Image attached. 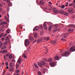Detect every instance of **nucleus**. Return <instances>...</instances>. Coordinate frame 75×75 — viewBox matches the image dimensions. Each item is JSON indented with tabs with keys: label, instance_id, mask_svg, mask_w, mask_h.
<instances>
[{
	"label": "nucleus",
	"instance_id": "f257e3e1",
	"mask_svg": "<svg viewBox=\"0 0 75 75\" xmlns=\"http://www.w3.org/2000/svg\"><path fill=\"white\" fill-rule=\"evenodd\" d=\"M46 64L45 62L42 61H41L40 62H38V65L40 67H42L43 65H45Z\"/></svg>",
	"mask_w": 75,
	"mask_h": 75
},
{
	"label": "nucleus",
	"instance_id": "f03ea898",
	"mask_svg": "<svg viewBox=\"0 0 75 75\" xmlns=\"http://www.w3.org/2000/svg\"><path fill=\"white\" fill-rule=\"evenodd\" d=\"M53 12L55 14H58L59 13V11L56 8H54L53 9Z\"/></svg>",
	"mask_w": 75,
	"mask_h": 75
},
{
	"label": "nucleus",
	"instance_id": "7ed1b4c3",
	"mask_svg": "<svg viewBox=\"0 0 75 75\" xmlns=\"http://www.w3.org/2000/svg\"><path fill=\"white\" fill-rule=\"evenodd\" d=\"M30 44V41L28 40H26L25 41V46H28Z\"/></svg>",
	"mask_w": 75,
	"mask_h": 75
},
{
	"label": "nucleus",
	"instance_id": "20e7f679",
	"mask_svg": "<svg viewBox=\"0 0 75 75\" xmlns=\"http://www.w3.org/2000/svg\"><path fill=\"white\" fill-rule=\"evenodd\" d=\"M70 52H74L75 51V46H73L70 48L69 50Z\"/></svg>",
	"mask_w": 75,
	"mask_h": 75
},
{
	"label": "nucleus",
	"instance_id": "39448f33",
	"mask_svg": "<svg viewBox=\"0 0 75 75\" xmlns=\"http://www.w3.org/2000/svg\"><path fill=\"white\" fill-rule=\"evenodd\" d=\"M68 12L70 14H72L73 13V8H70L68 9Z\"/></svg>",
	"mask_w": 75,
	"mask_h": 75
},
{
	"label": "nucleus",
	"instance_id": "423d86ee",
	"mask_svg": "<svg viewBox=\"0 0 75 75\" xmlns=\"http://www.w3.org/2000/svg\"><path fill=\"white\" fill-rule=\"evenodd\" d=\"M69 52L66 51L65 52L62 54V56L63 57H67V56L69 55Z\"/></svg>",
	"mask_w": 75,
	"mask_h": 75
},
{
	"label": "nucleus",
	"instance_id": "0eeeda50",
	"mask_svg": "<svg viewBox=\"0 0 75 75\" xmlns=\"http://www.w3.org/2000/svg\"><path fill=\"white\" fill-rule=\"evenodd\" d=\"M68 35V34L67 33L65 34V33H63L62 34V35L63 36L62 37V38H67V37L65 35Z\"/></svg>",
	"mask_w": 75,
	"mask_h": 75
},
{
	"label": "nucleus",
	"instance_id": "6e6552de",
	"mask_svg": "<svg viewBox=\"0 0 75 75\" xmlns=\"http://www.w3.org/2000/svg\"><path fill=\"white\" fill-rule=\"evenodd\" d=\"M43 27H44V28L45 30H47L48 29V28H47V25L46 23L45 22L43 23Z\"/></svg>",
	"mask_w": 75,
	"mask_h": 75
},
{
	"label": "nucleus",
	"instance_id": "1a4fd4ad",
	"mask_svg": "<svg viewBox=\"0 0 75 75\" xmlns=\"http://www.w3.org/2000/svg\"><path fill=\"white\" fill-rule=\"evenodd\" d=\"M40 28L38 26H36L33 29V31H38Z\"/></svg>",
	"mask_w": 75,
	"mask_h": 75
},
{
	"label": "nucleus",
	"instance_id": "9d476101",
	"mask_svg": "<svg viewBox=\"0 0 75 75\" xmlns=\"http://www.w3.org/2000/svg\"><path fill=\"white\" fill-rule=\"evenodd\" d=\"M50 43L51 44H52V45H55V44H57V41L55 40H53L52 41L50 42Z\"/></svg>",
	"mask_w": 75,
	"mask_h": 75
},
{
	"label": "nucleus",
	"instance_id": "9b49d317",
	"mask_svg": "<svg viewBox=\"0 0 75 75\" xmlns=\"http://www.w3.org/2000/svg\"><path fill=\"white\" fill-rule=\"evenodd\" d=\"M60 30V28H55L54 30H53V31L54 32H56V31H58Z\"/></svg>",
	"mask_w": 75,
	"mask_h": 75
},
{
	"label": "nucleus",
	"instance_id": "f8f14e48",
	"mask_svg": "<svg viewBox=\"0 0 75 75\" xmlns=\"http://www.w3.org/2000/svg\"><path fill=\"white\" fill-rule=\"evenodd\" d=\"M50 65L51 67H52L55 66V65H54V63L52 62L50 63Z\"/></svg>",
	"mask_w": 75,
	"mask_h": 75
},
{
	"label": "nucleus",
	"instance_id": "ddd939ff",
	"mask_svg": "<svg viewBox=\"0 0 75 75\" xmlns=\"http://www.w3.org/2000/svg\"><path fill=\"white\" fill-rule=\"evenodd\" d=\"M23 61V60L21 59V58H20V57H19V59L18 60V63H19V64H20V62L21 61Z\"/></svg>",
	"mask_w": 75,
	"mask_h": 75
},
{
	"label": "nucleus",
	"instance_id": "4468645a",
	"mask_svg": "<svg viewBox=\"0 0 75 75\" xmlns=\"http://www.w3.org/2000/svg\"><path fill=\"white\" fill-rule=\"evenodd\" d=\"M5 40L6 41H8L9 42V41H10V38H9L8 36H7Z\"/></svg>",
	"mask_w": 75,
	"mask_h": 75
},
{
	"label": "nucleus",
	"instance_id": "2eb2a0df",
	"mask_svg": "<svg viewBox=\"0 0 75 75\" xmlns=\"http://www.w3.org/2000/svg\"><path fill=\"white\" fill-rule=\"evenodd\" d=\"M7 22L5 21H4V22L1 23L0 25H4L5 24H6Z\"/></svg>",
	"mask_w": 75,
	"mask_h": 75
},
{
	"label": "nucleus",
	"instance_id": "dca6fc26",
	"mask_svg": "<svg viewBox=\"0 0 75 75\" xmlns=\"http://www.w3.org/2000/svg\"><path fill=\"white\" fill-rule=\"evenodd\" d=\"M44 2L43 1H40L39 4L40 5H41V6H42V5H44Z\"/></svg>",
	"mask_w": 75,
	"mask_h": 75
},
{
	"label": "nucleus",
	"instance_id": "f3484780",
	"mask_svg": "<svg viewBox=\"0 0 75 75\" xmlns=\"http://www.w3.org/2000/svg\"><path fill=\"white\" fill-rule=\"evenodd\" d=\"M42 39H39L37 41V43H39L40 42H42Z\"/></svg>",
	"mask_w": 75,
	"mask_h": 75
},
{
	"label": "nucleus",
	"instance_id": "a211bd4d",
	"mask_svg": "<svg viewBox=\"0 0 75 75\" xmlns=\"http://www.w3.org/2000/svg\"><path fill=\"white\" fill-rule=\"evenodd\" d=\"M9 71L10 72H13V71H14V70L13 68H11L9 69Z\"/></svg>",
	"mask_w": 75,
	"mask_h": 75
},
{
	"label": "nucleus",
	"instance_id": "6ab92c4d",
	"mask_svg": "<svg viewBox=\"0 0 75 75\" xmlns=\"http://www.w3.org/2000/svg\"><path fill=\"white\" fill-rule=\"evenodd\" d=\"M14 64L12 63H10V67H14Z\"/></svg>",
	"mask_w": 75,
	"mask_h": 75
},
{
	"label": "nucleus",
	"instance_id": "aec40b11",
	"mask_svg": "<svg viewBox=\"0 0 75 75\" xmlns=\"http://www.w3.org/2000/svg\"><path fill=\"white\" fill-rule=\"evenodd\" d=\"M63 15H64V16H68V13L67 12H64L63 13Z\"/></svg>",
	"mask_w": 75,
	"mask_h": 75
},
{
	"label": "nucleus",
	"instance_id": "412c9836",
	"mask_svg": "<svg viewBox=\"0 0 75 75\" xmlns=\"http://www.w3.org/2000/svg\"><path fill=\"white\" fill-rule=\"evenodd\" d=\"M5 19L7 21H8L9 20L7 16H5Z\"/></svg>",
	"mask_w": 75,
	"mask_h": 75
},
{
	"label": "nucleus",
	"instance_id": "4be33fe9",
	"mask_svg": "<svg viewBox=\"0 0 75 75\" xmlns=\"http://www.w3.org/2000/svg\"><path fill=\"white\" fill-rule=\"evenodd\" d=\"M7 52V51L6 50H4L2 51V53L3 54H4V53H6V52Z\"/></svg>",
	"mask_w": 75,
	"mask_h": 75
},
{
	"label": "nucleus",
	"instance_id": "5701e85b",
	"mask_svg": "<svg viewBox=\"0 0 75 75\" xmlns=\"http://www.w3.org/2000/svg\"><path fill=\"white\" fill-rule=\"evenodd\" d=\"M6 33H7V34H9V33H10V29H7L6 30Z\"/></svg>",
	"mask_w": 75,
	"mask_h": 75
},
{
	"label": "nucleus",
	"instance_id": "b1692460",
	"mask_svg": "<svg viewBox=\"0 0 75 75\" xmlns=\"http://www.w3.org/2000/svg\"><path fill=\"white\" fill-rule=\"evenodd\" d=\"M8 43H9V42H8V41H7V42H5L4 43V45H7V44H8Z\"/></svg>",
	"mask_w": 75,
	"mask_h": 75
},
{
	"label": "nucleus",
	"instance_id": "393cba45",
	"mask_svg": "<svg viewBox=\"0 0 75 75\" xmlns=\"http://www.w3.org/2000/svg\"><path fill=\"white\" fill-rule=\"evenodd\" d=\"M29 39L30 41H32L33 40V38L32 37H30L29 38Z\"/></svg>",
	"mask_w": 75,
	"mask_h": 75
},
{
	"label": "nucleus",
	"instance_id": "a878e982",
	"mask_svg": "<svg viewBox=\"0 0 75 75\" xmlns=\"http://www.w3.org/2000/svg\"><path fill=\"white\" fill-rule=\"evenodd\" d=\"M23 57H24V58H27V56L25 55V53L23 54Z\"/></svg>",
	"mask_w": 75,
	"mask_h": 75
},
{
	"label": "nucleus",
	"instance_id": "bb28decb",
	"mask_svg": "<svg viewBox=\"0 0 75 75\" xmlns=\"http://www.w3.org/2000/svg\"><path fill=\"white\" fill-rule=\"evenodd\" d=\"M52 28V25H50L49 28V31H50L51 30V28Z\"/></svg>",
	"mask_w": 75,
	"mask_h": 75
},
{
	"label": "nucleus",
	"instance_id": "cd10ccee",
	"mask_svg": "<svg viewBox=\"0 0 75 75\" xmlns=\"http://www.w3.org/2000/svg\"><path fill=\"white\" fill-rule=\"evenodd\" d=\"M75 25L70 24L69 25V27H75Z\"/></svg>",
	"mask_w": 75,
	"mask_h": 75
},
{
	"label": "nucleus",
	"instance_id": "c85d7f7f",
	"mask_svg": "<svg viewBox=\"0 0 75 75\" xmlns=\"http://www.w3.org/2000/svg\"><path fill=\"white\" fill-rule=\"evenodd\" d=\"M34 37L35 38H37V34L35 33L34 34Z\"/></svg>",
	"mask_w": 75,
	"mask_h": 75
},
{
	"label": "nucleus",
	"instance_id": "c756f323",
	"mask_svg": "<svg viewBox=\"0 0 75 75\" xmlns=\"http://www.w3.org/2000/svg\"><path fill=\"white\" fill-rule=\"evenodd\" d=\"M59 7H60V8H65V6L64 5H62L61 6H59Z\"/></svg>",
	"mask_w": 75,
	"mask_h": 75
},
{
	"label": "nucleus",
	"instance_id": "7c9ffc66",
	"mask_svg": "<svg viewBox=\"0 0 75 75\" xmlns=\"http://www.w3.org/2000/svg\"><path fill=\"white\" fill-rule=\"evenodd\" d=\"M16 68H19V64L16 63Z\"/></svg>",
	"mask_w": 75,
	"mask_h": 75
},
{
	"label": "nucleus",
	"instance_id": "2f4dec72",
	"mask_svg": "<svg viewBox=\"0 0 75 75\" xmlns=\"http://www.w3.org/2000/svg\"><path fill=\"white\" fill-rule=\"evenodd\" d=\"M68 31H69V33H71V32H72V31H74V30H73V29H69L68 30Z\"/></svg>",
	"mask_w": 75,
	"mask_h": 75
},
{
	"label": "nucleus",
	"instance_id": "473e14b6",
	"mask_svg": "<svg viewBox=\"0 0 75 75\" xmlns=\"http://www.w3.org/2000/svg\"><path fill=\"white\" fill-rule=\"evenodd\" d=\"M55 59L56 60H58L59 59V57L58 56H56L55 57Z\"/></svg>",
	"mask_w": 75,
	"mask_h": 75
},
{
	"label": "nucleus",
	"instance_id": "72a5a7b5",
	"mask_svg": "<svg viewBox=\"0 0 75 75\" xmlns=\"http://www.w3.org/2000/svg\"><path fill=\"white\" fill-rule=\"evenodd\" d=\"M64 12L62 11H61L59 12V13H60V14H64Z\"/></svg>",
	"mask_w": 75,
	"mask_h": 75
},
{
	"label": "nucleus",
	"instance_id": "f704fd0d",
	"mask_svg": "<svg viewBox=\"0 0 75 75\" xmlns=\"http://www.w3.org/2000/svg\"><path fill=\"white\" fill-rule=\"evenodd\" d=\"M8 5L9 6H11L12 5V4H11V3L10 2H9V3H8Z\"/></svg>",
	"mask_w": 75,
	"mask_h": 75
},
{
	"label": "nucleus",
	"instance_id": "c9c22d12",
	"mask_svg": "<svg viewBox=\"0 0 75 75\" xmlns=\"http://www.w3.org/2000/svg\"><path fill=\"white\" fill-rule=\"evenodd\" d=\"M12 54H11L9 56V59H11V58H12Z\"/></svg>",
	"mask_w": 75,
	"mask_h": 75
},
{
	"label": "nucleus",
	"instance_id": "e433bc0d",
	"mask_svg": "<svg viewBox=\"0 0 75 75\" xmlns=\"http://www.w3.org/2000/svg\"><path fill=\"white\" fill-rule=\"evenodd\" d=\"M52 60V59L51 58H50L48 59V62H51Z\"/></svg>",
	"mask_w": 75,
	"mask_h": 75
},
{
	"label": "nucleus",
	"instance_id": "4c0bfd02",
	"mask_svg": "<svg viewBox=\"0 0 75 75\" xmlns=\"http://www.w3.org/2000/svg\"><path fill=\"white\" fill-rule=\"evenodd\" d=\"M3 11V8L0 7V12H1L2 11Z\"/></svg>",
	"mask_w": 75,
	"mask_h": 75
},
{
	"label": "nucleus",
	"instance_id": "58836bf2",
	"mask_svg": "<svg viewBox=\"0 0 75 75\" xmlns=\"http://www.w3.org/2000/svg\"><path fill=\"white\" fill-rule=\"evenodd\" d=\"M3 35H4V33H2L0 35V38L2 37L3 36Z\"/></svg>",
	"mask_w": 75,
	"mask_h": 75
},
{
	"label": "nucleus",
	"instance_id": "ea45409f",
	"mask_svg": "<svg viewBox=\"0 0 75 75\" xmlns=\"http://www.w3.org/2000/svg\"><path fill=\"white\" fill-rule=\"evenodd\" d=\"M6 46H4V47H2L1 49L4 50V49H6Z\"/></svg>",
	"mask_w": 75,
	"mask_h": 75
},
{
	"label": "nucleus",
	"instance_id": "a19ab883",
	"mask_svg": "<svg viewBox=\"0 0 75 75\" xmlns=\"http://www.w3.org/2000/svg\"><path fill=\"white\" fill-rule=\"evenodd\" d=\"M61 40H62V41H66V40L65 39L63 38H61Z\"/></svg>",
	"mask_w": 75,
	"mask_h": 75
},
{
	"label": "nucleus",
	"instance_id": "79ce46f5",
	"mask_svg": "<svg viewBox=\"0 0 75 75\" xmlns=\"http://www.w3.org/2000/svg\"><path fill=\"white\" fill-rule=\"evenodd\" d=\"M34 65L35 66V67L37 68H38V65H37L36 64H35Z\"/></svg>",
	"mask_w": 75,
	"mask_h": 75
},
{
	"label": "nucleus",
	"instance_id": "37998d69",
	"mask_svg": "<svg viewBox=\"0 0 75 75\" xmlns=\"http://www.w3.org/2000/svg\"><path fill=\"white\" fill-rule=\"evenodd\" d=\"M38 74L39 75H41V72L40 71H38Z\"/></svg>",
	"mask_w": 75,
	"mask_h": 75
},
{
	"label": "nucleus",
	"instance_id": "c03bdc74",
	"mask_svg": "<svg viewBox=\"0 0 75 75\" xmlns=\"http://www.w3.org/2000/svg\"><path fill=\"white\" fill-rule=\"evenodd\" d=\"M46 52H44L45 54H47V52H48V49H46Z\"/></svg>",
	"mask_w": 75,
	"mask_h": 75
},
{
	"label": "nucleus",
	"instance_id": "a18cd8bd",
	"mask_svg": "<svg viewBox=\"0 0 75 75\" xmlns=\"http://www.w3.org/2000/svg\"><path fill=\"white\" fill-rule=\"evenodd\" d=\"M9 55H10V54L8 53L7 54H6V57H8Z\"/></svg>",
	"mask_w": 75,
	"mask_h": 75
},
{
	"label": "nucleus",
	"instance_id": "49530a36",
	"mask_svg": "<svg viewBox=\"0 0 75 75\" xmlns=\"http://www.w3.org/2000/svg\"><path fill=\"white\" fill-rule=\"evenodd\" d=\"M3 43H1V44H0V48L1 47V46L3 45Z\"/></svg>",
	"mask_w": 75,
	"mask_h": 75
},
{
	"label": "nucleus",
	"instance_id": "de8ad7c7",
	"mask_svg": "<svg viewBox=\"0 0 75 75\" xmlns=\"http://www.w3.org/2000/svg\"><path fill=\"white\" fill-rule=\"evenodd\" d=\"M40 28H42V29H43V27L42 26V25H40Z\"/></svg>",
	"mask_w": 75,
	"mask_h": 75
},
{
	"label": "nucleus",
	"instance_id": "09e8293b",
	"mask_svg": "<svg viewBox=\"0 0 75 75\" xmlns=\"http://www.w3.org/2000/svg\"><path fill=\"white\" fill-rule=\"evenodd\" d=\"M72 17L73 18H75V16L74 15H73L72 16Z\"/></svg>",
	"mask_w": 75,
	"mask_h": 75
},
{
	"label": "nucleus",
	"instance_id": "8fccbe9b",
	"mask_svg": "<svg viewBox=\"0 0 75 75\" xmlns=\"http://www.w3.org/2000/svg\"><path fill=\"white\" fill-rule=\"evenodd\" d=\"M19 71H20L19 70H17L16 71V73H18L19 72Z\"/></svg>",
	"mask_w": 75,
	"mask_h": 75
},
{
	"label": "nucleus",
	"instance_id": "3c124183",
	"mask_svg": "<svg viewBox=\"0 0 75 75\" xmlns=\"http://www.w3.org/2000/svg\"><path fill=\"white\" fill-rule=\"evenodd\" d=\"M47 38L46 37H44L43 38V39L44 40H47Z\"/></svg>",
	"mask_w": 75,
	"mask_h": 75
},
{
	"label": "nucleus",
	"instance_id": "603ef678",
	"mask_svg": "<svg viewBox=\"0 0 75 75\" xmlns=\"http://www.w3.org/2000/svg\"><path fill=\"white\" fill-rule=\"evenodd\" d=\"M3 0V1H6L7 3H8V2L9 1V0Z\"/></svg>",
	"mask_w": 75,
	"mask_h": 75
},
{
	"label": "nucleus",
	"instance_id": "864d4df0",
	"mask_svg": "<svg viewBox=\"0 0 75 75\" xmlns=\"http://www.w3.org/2000/svg\"><path fill=\"white\" fill-rule=\"evenodd\" d=\"M50 37H48L46 39L47 40H49L50 39Z\"/></svg>",
	"mask_w": 75,
	"mask_h": 75
},
{
	"label": "nucleus",
	"instance_id": "5fc2aeb1",
	"mask_svg": "<svg viewBox=\"0 0 75 75\" xmlns=\"http://www.w3.org/2000/svg\"><path fill=\"white\" fill-rule=\"evenodd\" d=\"M6 56H4V59H5V61L6 60Z\"/></svg>",
	"mask_w": 75,
	"mask_h": 75
},
{
	"label": "nucleus",
	"instance_id": "6e6d98bb",
	"mask_svg": "<svg viewBox=\"0 0 75 75\" xmlns=\"http://www.w3.org/2000/svg\"><path fill=\"white\" fill-rule=\"evenodd\" d=\"M45 61H46V62H48V59H45Z\"/></svg>",
	"mask_w": 75,
	"mask_h": 75
},
{
	"label": "nucleus",
	"instance_id": "4d7b16f0",
	"mask_svg": "<svg viewBox=\"0 0 75 75\" xmlns=\"http://www.w3.org/2000/svg\"><path fill=\"white\" fill-rule=\"evenodd\" d=\"M8 62H6V66H8Z\"/></svg>",
	"mask_w": 75,
	"mask_h": 75
},
{
	"label": "nucleus",
	"instance_id": "13d9d810",
	"mask_svg": "<svg viewBox=\"0 0 75 75\" xmlns=\"http://www.w3.org/2000/svg\"><path fill=\"white\" fill-rule=\"evenodd\" d=\"M5 38H2V39H1L2 41H4V40Z\"/></svg>",
	"mask_w": 75,
	"mask_h": 75
},
{
	"label": "nucleus",
	"instance_id": "bf43d9fd",
	"mask_svg": "<svg viewBox=\"0 0 75 75\" xmlns=\"http://www.w3.org/2000/svg\"><path fill=\"white\" fill-rule=\"evenodd\" d=\"M2 14H5V11H3L2 12Z\"/></svg>",
	"mask_w": 75,
	"mask_h": 75
},
{
	"label": "nucleus",
	"instance_id": "052dcab7",
	"mask_svg": "<svg viewBox=\"0 0 75 75\" xmlns=\"http://www.w3.org/2000/svg\"><path fill=\"white\" fill-rule=\"evenodd\" d=\"M36 3H37V4H38V5L39 4V3L38 2V1L37 0H36Z\"/></svg>",
	"mask_w": 75,
	"mask_h": 75
},
{
	"label": "nucleus",
	"instance_id": "680f3d73",
	"mask_svg": "<svg viewBox=\"0 0 75 75\" xmlns=\"http://www.w3.org/2000/svg\"><path fill=\"white\" fill-rule=\"evenodd\" d=\"M4 28V25L2 26L1 28Z\"/></svg>",
	"mask_w": 75,
	"mask_h": 75
},
{
	"label": "nucleus",
	"instance_id": "e2e57ef3",
	"mask_svg": "<svg viewBox=\"0 0 75 75\" xmlns=\"http://www.w3.org/2000/svg\"><path fill=\"white\" fill-rule=\"evenodd\" d=\"M36 41H37V39H35L34 41L33 42L34 43L35 42H36Z\"/></svg>",
	"mask_w": 75,
	"mask_h": 75
},
{
	"label": "nucleus",
	"instance_id": "0e129e2a",
	"mask_svg": "<svg viewBox=\"0 0 75 75\" xmlns=\"http://www.w3.org/2000/svg\"><path fill=\"white\" fill-rule=\"evenodd\" d=\"M6 35H7V34H6L4 35V37H5Z\"/></svg>",
	"mask_w": 75,
	"mask_h": 75
},
{
	"label": "nucleus",
	"instance_id": "69168bd1",
	"mask_svg": "<svg viewBox=\"0 0 75 75\" xmlns=\"http://www.w3.org/2000/svg\"><path fill=\"white\" fill-rule=\"evenodd\" d=\"M69 6H72V4H69Z\"/></svg>",
	"mask_w": 75,
	"mask_h": 75
},
{
	"label": "nucleus",
	"instance_id": "338daca9",
	"mask_svg": "<svg viewBox=\"0 0 75 75\" xmlns=\"http://www.w3.org/2000/svg\"><path fill=\"white\" fill-rule=\"evenodd\" d=\"M2 6H3V5L1 4H0V7H2Z\"/></svg>",
	"mask_w": 75,
	"mask_h": 75
},
{
	"label": "nucleus",
	"instance_id": "774afa93",
	"mask_svg": "<svg viewBox=\"0 0 75 75\" xmlns=\"http://www.w3.org/2000/svg\"><path fill=\"white\" fill-rule=\"evenodd\" d=\"M7 16H8V18H9V15L8 14H7Z\"/></svg>",
	"mask_w": 75,
	"mask_h": 75
}]
</instances>
